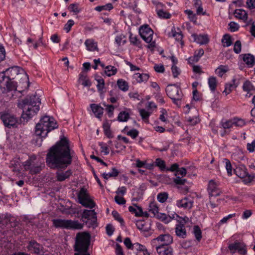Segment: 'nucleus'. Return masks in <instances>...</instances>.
Wrapping results in <instances>:
<instances>
[{
    "mask_svg": "<svg viewBox=\"0 0 255 255\" xmlns=\"http://www.w3.org/2000/svg\"><path fill=\"white\" fill-rule=\"evenodd\" d=\"M58 128L57 124L53 117L44 116L35 126L36 135L45 137L51 130Z\"/></svg>",
    "mask_w": 255,
    "mask_h": 255,
    "instance_id": "5",
    "label": "nucleus"
},
{
    "mask_svg": "<svg viewBox=\"0 0 255 255\" xmlns=\"http://www.w3.org/2000/svg\"><path fill=\"white\" fill-rule=\"evenodd\" d=\"M68 9L69 10V11L73 12L75 14H77L80 12V9L78 7V3L70 4L68 6Z\"/></svg>",
    "mask_w": 255,
    "mask_h": 255,
    "instance_id": "55",
    "label": "nucleus"
},
{
    "mask_svg": "<svg viewBox=\"0 0 255 255\" xmlns=\"http://www.w3.org/2000/svg\"><path fill=\"white\" fill-rule=\"evenodd\" d=\"M192 36L193 37L194 41L200 45L206 44L209 42V39L207 35L193 34Z\"/></svg>",
    "mask_w": 255,
    "mask_h": 255,
    "instance_id": "24",
    "label": "nucleus"
},
{
    "mask_svg": "<svg viewBox=\"0 0 255 255\" xmlns=\"http://www.w3.org/2000/svg\"><path fill=\"white\" fill-rule=\"evenodd\" d=\"M74 24V21L72 20H69L65 24L64 27V30L66 32H68L70 31L71 27Z\"/></svg>",
    "mask_w": 255,
    "mask_h": 255,
    "instance_id": "64",
    "label": "nucleus"
},
{
    "mask_svg": "<svg viewBox=\"0 0 255 255\" xmlns=\"http://www.w3.org/2000/svg\"><path fill=\"white\" fill-rule=\"evenodd\" d=\"M91 242V235L89 233L81 232L77 234L74 250V255H90L88 250Z\"/></svg>",
    "mask_w": 255,
    "mask_h": 255,
    "instance_id": "4",
    "label": "nucleus"
},
{
    "mask_svg": "<svg viewBox=\"0 0 255 255\" xmlns=\"http://www.w3.org/2000/svg\"><path fill=\"white\" fill-rule=\"evenodd\" d=\"M5 86L8 92L16 90V84L14 82L11 81V80H7L6 82Z\"/></svg>",
    "mask_w": 255,
    "mask_h": 255,
    "instance_id": "53",
    "label": "nucleus"
},
{
    "mask_svg": "<svg viewBox=\"0 0 255 255\" xmlns=\"http://www.w3.org/2000/svg\"><path fill=\"white\" fill-rule=\"evenodd\" d=\"M0 118L4 126L8 128L14 127L17 122V119L13 115L9 113H0Z\"/></svg>",
    "mask_w": 255,
    "mask_h": 255,
    "instance_id": "13",
    "label": "nucleus"
},
{
    "mask_svg": "<svg viewBox=\"0 0 255 255\" xmlns=\"http://www.w3.org/2000/svg\"><path fill=\"white\" fill-rule=\"evenodd\" d=\"M176 205L179 208L191 209L193 206V201L187 198L177 201Z\"/></svg>",
    "mask_w": 255,
    "mask_h": 255,
    "instance_id": "22",
    "label": "nucleus"
},
{
    "mask_svg": "<svg viewBox=\"0 0 255 255\" xmlns=\"http://www.w3.org/2000/svg\"><path fill=\"white\" fill-rule=\"evenodd\" d=\"M1 74H2V78L3 80L5 78L9 80L16 79L19 81L18 85L21 84L23 87L25 89L28 88L29 86L28 77L27 75L23 69L18 66L10 67Z\"/></svg>",
    "mask_w": 255,
    "mask_h": 255,
    "instance_id": "3",
    "label": "nucleus"
},
{
    "mask_svg": "<svg viewBox=\"0 0 255 255\" xmlns=\"http://www.w3.org/2000/svg\"><path fill=\"white\" fill-rule=\"evenodd\" d=\"M157 216L160 220H161L162 222H164L166 224L169 223L172 219L174 218V216H173L172 218H171L170 216H168L166 214L164 213H159Z\"/></svg>",
    "mask_w": 255,
    "mask_h": 255,
    "instance_id": "43",
    "label": "nucleus"
},
{
    "mask_svg": "<svg viewBox=\"0 0 255 255\" xmlns=\"http://www.w3.org/2000/svg\"><path fill=\"white\" fill-rule=\"evenodd\" d=\"M136 226L138 229L142 232H147L150 229V225L144 220H138L136 223Z\"/></svg>",
    "mask_w": 255,
    "mask_h": 255,
    "instance_id": "26",
    "label": "nucleus"
},
{
    "mask_svg": "<svg viewBox=\"0 0 255 255\" xmlns=\"http://www.w3.org/2000/svg\"><path fill=\"white\" fill-rule=\"evenodd\" d=\"M71 174L72 172L70 170H68L64 172H57L56 173L57 180L58 181H63L68 178Z\"/></svg>",
    "mask_w": 255,
    "mask_h": 255,
    "instance_id": "28",
    "label": "nucleus"
},
{
    "mask_svg": "<svg viewBox=\"0 0 255 255\" xmlns=\"http://www.w3.org/2000/svg\"><path fill=\"white\" fill-rule=\"evenodd\" d=\"M90 107L95 116L98 118H101L103 114V108L100 105L95 104H91Z\"/></svg>",
    "mask_w": 255,
    "mask_h": 255,
    "instance_id": "25",
    "label": "nucleus"
},
{
    "mask_svg": "<svg viewBox=\"0 0 255 255\" xmlns=\"http://www.w3.org/2000/svg\"><path fill=\"white\" fill-rule=\"evenodd\" d=\"M236 82V79H233L232 81V83L226 84L223 93H225L226 95H228L231 93L233 89H236L238 86V84Z\"/></svg>",
    "mask_w": 255,
    "mask_h": 255,
    "instance_id": "27",
    "label": "nucleus"
},
{
    "mask_svg": "<svg viewBox=\"0 0 255 255\" xmlns=\"http://www.w3.org/2000/svg\"><path fill=\"white\" fill-rule=\"evenodd\" d=\"M83 221L85 223L88 228L95 229L98 226L97 213L94 210L85 209L81 215Z\"/></svg>",
    "mask_w": 255,
    "mask_h": 255,
    "instance_id": "7",
    "label": "nucleus"
},
{
    "mask_svg": "<svg viewBox=\"0 0 255 255\" xmlns=\"http://www.w3.org/2000/svg\"><path fill=\"white\" fill-rule=\"evenodd\" d=\"M103 128L105 134L109 138H112V133L110 130V126L107 122L103 123Z\"/></svg>",
    "mask_w": 255,
    "mask_h": 255,
    "instance_id": "44",
    "label": "nucleus"
},
{
    "mask_svg": "<svg viewBox=\"0 0 255 255\" xmlns=\"http://www.w3.org/2000/svg\"><path fill=\"white\" fill-rule=\"evenodd\" d=\"M87 74L84 72H81L79 74V81L82 82V85L85 87H90L91 83L88 79H87Z\"/></svg>",
    "mask_w": 255,
    "mask_h": 255,
    "instance_id": "31",
    "label": "nucleus"
},
{
    "mask_svg": "<svg viewBox=\"0 0 255 255\" xmlns=\"http://www.w3.org/2000/svg\"><path fill=\"white\" fill-rule=\"evenodd\" d=\"M235 16L238 18L246 21L248 18L247 12L242 9H236L234 12Z\"/></svg>",
    "mask_w": 255,
    "mask_h": 255,
    "instance_id": "30",
    "label": "nucleus"
},
{
    "mask_svg": "<svg viewBox=\"0 0 255 255\" xmlns=\"http://www.w3.org/2000/svg\"><path fill=\"white\" fill-rule=\"evenodd\" d=\"M243 61L246 64L248 67H252L255 64V57L251 54H243L240 55Z\"/></svg>",
    "mask_w": 255,
    "mask_h": 255,
    "instance_id": "20",
    "label": "nucleus"
},
{
    "mask_svg": "<svg viewBox=\"0 0 255 255\" xmlns=\"http://www.w3.org/2000/svg\"><path fill=\"white\" fill-rule=\"evenodd\" d=\"M41 170V166L37 163H34L29 170L30 173L32 174H37Z\"/></svg>",
    "mask_w": 255,
    "mask_h": 255,
    "instance_id": "49",
    "label": "nucleus"
},
{
    "mask_svg": "<svg viewBox=\"0 0 255 255\" xmlns=\"http://www.w3.org/2000/svg\"><path fill=\"white\" fill-rule=\"evenodd\" d=\"M40 104V99L36 93L27 96L24 99L19 101L18 107L23 110L21 117L26 120L31 118L39 111Z\"/></svg>",
    "mask_w": 255,
    "mask_h": 255,
    "instance_id": "2",
    "label": "nucleus"
},
{
    "mask_svg": "<svg viewBox=\"0 0 255 255\" xmlns=\"http://www.w3.org/2000/svg\"><path fill=\"white\" fill-rule=\"evenodd\" d=\"M105 106L106 107V110L108 114V116L111 118L113 116V112L115 109V107L112 105H106L104 104Z\"/></svg>",
    "mask_w": 255,
    "mask_h": 255,
    "instance_id": "60",
    "label": "nucleus"
},
{
    "mask_svg": "<svg viewBox=\"0 0 255 255\" xmlns=\"http://www.w3.org/2000/svg\"><path fill=\"white\" fill-rule=\"evenodd\" d=\"M112 214L114 219L119 222L122 226L124 225V221L123 218H122V217L117 211L114 210L112 211Z\"/></svg>",
    "mask_w": 255,
    "mask_h": 255,
    "instance_id": "54",
    "label": "nucleus"
},
{
    "mask_svg": "<svg viewBox=\"0 0 255 255\" xmlns=\"http://www.w3.org/2000/svg\"><path fill=\"white\" fill-rule=\"evenodd\" d=\"M155 247L156 251L159 255H172L173 253L172 248L169 245H158L153 246Z\"/></svg>",
    "mask_w": 255,
    "mask_h": 255,
    "instance_id": "18",
    "label": "nucleus"
},
{
    "mask_svg": "<svg viewBox=\"0 0 255 255\" xmlns=\"http://www.w3.org/2000/svg\"><path fill=\"white\" fill-rule=\"evenodd\" d=\"M117 72V69L113 66L109 65L105 67V73L108 77L115 75Z\"/></svg>",
    "mask_w": 255,
    "mask_h": 255,
    "instance_id": "38",
    "label": "nucleus"
},
{
    "mask_svg": "<svg viewBox=\"0 0 255 255\" xmlns=\"http://www.w3.org/2000/svg\"><path fill=\"white\" fill-rule=\"evenodd\" d=\"M77 197L78 202L84 207L92 209L96 206L95 203L91 199L87 189L84 187L80 189Z\"/></svg>",
    "mask_w": 255,
    "mask_h": 255,
    "instance_id": "8",
    "label": "nucleus"
},
{
    "mask_svg": "<svg viewBox=\"0 0 255 255\" xmlns=\"http://www.w3.org/2000/svg\"><path fill=\"white\" fill-rule=\"evenodd\" d=\"M117 85L119 88L124 92H126L128 90V83L122 79L118 80Z\"/></svg>",
    "mask_w": 255,
    "mask_h": 255,
    "instance_id": "35",
    "label": "nucleus"
},
{
    "mask_svg": "<svg viewBox=\"0 0 255 255\" xmlns=\"http://www.w3.org/2000/svg\"><path fill=\"white\" fill-rule=\"evenodd\" d=\"M223 162L225 163V167L228 175L231 176L232 175V166L231 162L226 158L224 159Z\"/></svg>",
    "mask_w": 255,
    "mask_h": 255,
    "instance_id": "52",
    "label": "nucleus"
},
{
    "mask_svg": "<svg viewBox=\"0 0 255 255\" xmlns=\"http://www.w3.org/2000/svg\"><path fill=\"white\" fill-rule=\"evenodd\" d=\"M173 242V238L169 234H162L151 240L152 246L158 245H170Z\"/></svg>",
    "mask_w": 255,
    "mask_h": 255,
    "instance_id": "11",
    "label": "nucleus"
},
{
    "mask_svg": "<svg viewBox=\"0 0 255 255\" xmlns=\"http://www.w3.org/2000/svg\"><path fill=\"white\" fill-rule=\"evenodd\" d=\"M136 207V208L132 206H129L128 207L129 211L132 214H134L136 217H142V214H143L142 208L137 206Z\"/></svg>",
    "mask_w": 255,
    "mask_h": 255,
    "instance_id": "36",
    "label": "nucleus"
},
{
    "mask_svg": "<svg viewBox=\"0 0 255 255\" xmlns=\"http://www.w3.org/2000/svg\"><path fill=\"white\" fill-rule=\"evenodd\" d=\"M74 154L70 148L68 140L64 137L48 149L46 165L52 169H65L71 164Z\"/></svg>",
    "mask_w": 255,
    "mask_h": 255,
    "instance_id": "1",
    "label": "nucleus"
},
{
    "mask_svg": "<svg viewBox=\"0 0 255 255\" xmlns=\"http://www.w3.org/2000/svg\"><path fill=\"white\" fill-rule=\"evenodd\" d=\"M129 41L132 44L136 46L139 45L140 43L137 36L133 35L131 33H130L129 35Z\"/></svg>",
    "mask_w": 255,
    "mask_h": 255,
    "instance_id": "58",
    "label": "nucleus"
},
{
    "mask_svg": "<svg viewBox=\"0 0 255 255\" xmlns=\"http://www.w3.org/2000/svg\"><path fill=\"white\" fill-rule=\"evenodd\" d=\"M194 6L196 8V13L197 15H205L206 12L203 11L201 0H194Z\"/></svg>",
    "mask_w": 255,
    "mask_h": 255,
    "instance_id": "32",
    "label": "nucleus"
},
{
    "mask_svg": "<svg viewBox=\"0 0 255 255\" xmlns=\"http://www.w3.org/2000/svg\"><path fill=\"white\" fill-rule=\"evenodd\" d=\"M228 248L232 254L235 253L236 251L241 255H246L247 252L246 246L242 242H236L230 244Z\"/></svg>",
    "mask_w": 255,
    "mask_h": 255,
    "instance_id": "15",
    "label": "nucleus"
},
{
    "mask_svg": "<svg viewBox=\"0 0 255 255\" xmlns=\"http://www.w3.org/2000/svg\"><path fill=\"white\" fill-rule=\"evenodd\" d=\"M125 36L123 35H118L115 38V41L118 45H124L126 41L124 40Z\"/></svg>",
    "mask_w": 255,
    "mask_h": 255,
    "instance_id": "61",
    "label": "nucleus"
},
{
    "mask_svg": "<svg viewBox=\"0 0 255 255\" xmlns=\"http://www.w3.org/2000/svg\"><path fill=\"white\" fill-rule=\"evenodd\" d=\"M52 223L55 228L67 229H81L83 228V225L78 221L57 219H53Z\"/></svg>",
    "mask_w": 255,
    "mask_h": 255,
    "instance_id": "6",
    "label": "nucleus"
},
{
    "mask_svg": "<svg viewBox=\"0 0 255 255\" xmlns=\"http://www.w3.org/2000/svg\"><path fill=\"white\" fill-rule=\"evenodd\" d=\"M222 41L225 43L224 46L229 47L232 44V38L229 34H225L222 38Z\"/></svg>",
    "mask_w": 255,
    "mask_h": 255,
    "instance_id": "47",
    "label": "nucleus"
},
{
    "mask_svg": "<svg viewBox=\"0 0 255 255\" xmlns=\"http://www.w3.org/2000/svg\"><path fill=\"white\" fill-rule=\"evenodd\" d=\"M204 54V51L202 48H200L199 50H196L195 52L194 55L189 58V63L190 64H193L194 63L197 62Z\"/></svg>",
    "mask_w": 255,
    "mask_h": 255,
    "instance_id": "23",
    "label": "nucleus"
},
{
    "mask_svg": "<svg viewBox=\"0 0 255 255\" xmlns=\"http://www.w3.org/2000/svg\"><path fill=\"white\" fill-rule=\"evenodd\" d=\"M155 165L160 168L161 170H163L165 168V163L164 160L160 158H157L155 161Z\"/></svg>",
    "mask_w": 255,
    "mask_h": 255,
    "instance_id": "59",
    "label": "nucleus"
},
{
    "mask_svg": "<svg viewBox=\"0 0 255 255\" xmlns=\"http://www.w3.org/2000/svg\"><path fill=\"white\" fill-rule=\"evenodd\" d=\"M167 95L171 99L177 97L183 96L182 91L176 84L169 85L166 89Z\"/></svg>",
    "mask_w": 255,
    "mask_h": 255,
    "instance_id": "14",
    "label": "nucleus"
},
{
    "mask_svg": "<svg viewBox=\"0 0 255 255\" xmlns=\"http://www.w3.org/2000/svg\"><path fill=\"white\" fill-rule=\"evenodd\" d=\"M193 233L198 241H200L202 237V232L200 228L198 226H195L193 227Z\"/></svg>",
    "mask_w": 255,
    "mask_h": 255,
    "instance_id": "45",
    "label": "nucleus"
},
{
    "mask_svg": "<svg viewBox=\"0 0 255 255\" xmlns=\"http://www.w3.org/2000/svg\"><path fill=\"white\" fill-rule=\"evenodd\" d=\"M134 77L137 82L140 83L147 81L149 76L147 74L136 73L134 75Z\"/></svg>",
    "mask_w": 255,
    "mask_h": 255,
    "instance_id": "40",
    "label": "nucleus"
},
{
    "mask_svg": "<svg viewBox=\"0 0 255 255\" xmlns=\"http://www.w3.org/2000/svg\"><path fill=\"white\" fill-rule=\"evenodd\" d=\"M221 124L223 128L229 129L233 128L234 126L242 127L245 125L246 123L243 119L235 118L225 122L222 121Z\"/></svg>",
    "mask_w": 255,
    "mask_h": 255,
    "instance_id": "12",
    "label": "nucleus"
},
{
    "mask_svg": "<svg viewBox=\"0 0 255 255\" xmlns=\"http://www.w3.org/2000/svg\"><path fill=\"white\" fill-rule=\"evenodd\" d=\"M234 172L237 176L241 178H243L247 174V169L245 166H241L237 167L234 169Z\"/></svg>",
    "mask_w": 255,
    "mask_h": 255,
    "instance_id": "33",
    "label": "nucleus"
},
{
    "mask_svg": "<svg viewBox=\"0 0 255 255\" xmlns=\"http://www.w3.org/2000/svg\"><path fill=\"white\" fill-rule=\"evenodd\" d=\"M158 210V207H157L156 203L151 202L149 204L148 207V211L149 212H151L154 216L157 215V214L159 213Z\"/></svg>",
    "mask_w": 255,
    "mask_h": 255,
    "instance_id": "42",
    "label": "nucleus"
},
{
    "mask_svg": "<svg viewBox=\"0 0 255 255\" xmlns=\"http://www.w3.org/2000/svg\"><path fill=\"white\" fill-rule=\"evenodd\" d=\"M124 243L128 249L133 250L134 244H132L130 238H126L124 241Z\"/></svg>",
    "mask_w": 255,
    "mask_h": 255,
    "instance_id": "63",
    "label": "nucleus"
},
{
    "mask_svg": "<svg viewBox=\"0 0 255 255\" xmlns=\"http://www.w3.org/2000/svg\"><path fill=\"white\" fill-rule=\"evenodd\" d=\"M242 50V44L240 40H237L235 42L234 46V51L237 53L239 54L241 52Z\"/></svg>",
    "mask_w": 255,
    "mask_h": 255,
    "instance_id": "57",
    "label": "nucleus"
},
{
    "mask_svg": "<svg viewBox=\"0 0 255 255\" xmlns=\"http://www.w3.org/2000/svg\"><path fill=\"white\" fill-rule=\"evenodd\" d=\"M208 85L210 90L214 92L216 89L217 81L215 77H210L208 78Z\"/></svg>",
    "mask_w": 255,
    "mask_h": 255,
    "instance_id": "37",
    "label": "nucleus"
},
{
    "mask_svg": "<svg viewBox=\"0 0 255 255\" xmlns=\"http://www.w3.org/2000/svg\"><path fill=\"white\" fill-rule=\"evenodd\" d=\"M85 44L89 51H94L98 49L97 43L95 42L92 39H87L85 42Z\"/></svg>",
    "mask_w": 255,
    "mask_h": 255,
    "instance_id": "29",
    "label": "nucleus"
},
{
    "mask_svg": "<svg viewBox=\"0 0 255 255\" xmlns=\"http://www.w3.org/2000/svg\"><path fill=\"white\" fill-rule=\"evenodd\" d=\"M95 79L98 83L97 87L98 91L100 92H102L105 87L104 80L102 77L99 76H98L95 78Z\"/></svg>",
    "mask_w": 255,
    "mask_h": 255,
    "instance_id": "46",
    "label": "nucleus"
},
{
    "mask_svg": "<svg viewBox=\"0 0 255 255\" xmlns=\"http://www.w3.org/2000/svg\"><path fill=\"white\" fill-rule=\"evenodd\" d=\"M243 89L244 91L249 92L254 90V86L249 81H246L243 84Z\"/></svg>",
    "mask_w": 255,
    "mask_h": 255,
    "instance_id": "51",
    "label": "nucleus"
},
{
    "mask_svg": "<svg viewBox=\"0 0 255 255\" xmlns=\"http://www.w3.org/2000/svg\"><path fill=\"white\" fill-rule=\"evenodd\" d=\"M208 190L211 196H218L222 193L221 190L218 188L217 183L213 180H211L209 181Z\"/></svg>",
    "mask_w": 255,
    "mask_h": 255,
    "instance_id": "17",
    "label": "nucleus"
},
{
    "mask_svg": "<svg viewBox=\"0 0 255 255\" xmlns=\"http://www.w3.org/2000/svg\"><path fill=\"white\" fill-rule=\"evenodd\" d=\"M36 160L35 155L31 156L28 160L24 162L22 165L25 170H29Z\"/></svg>",
    "mask_w": 255,
    "mask_h": 255,
    "instance_id": "34",
    "label": "nucleus"
},
{
    "mask_svg": "<svg viewBox=\"0 0 255 255\" xmlns=\"http://www.w3.org/2000/svg\"><path fill=\"white\" fill-rule=\"evenodd\" d=\"M176 235L182 239H185L187 237V232L184 224L179 222L176 225L175 229Z\"/></svg>",
    "mask_w": 255,
    "mask_h": 255,
    "instance_id": "19",
    "label": "nucleus"
},
{
    "mask_svg": "<svg viewBox=\"0 0 255 255\" xmlns=\"http://www.w3.org/2000/svg\"><path fill=\"white\" fill-rule=\"evenodd\" d=\"M228 71V68L227 66L220 65L216 69L215 72L219 77H222Z\"/></svg>",
    "mask_w": 255,
    "mask_h": 255,
    "instance_id": "41",
    "label": "nucleus"
},
{
    "mask_svg": "<svg viewBox=\"0 0 255 255\" xmlns=\"http://www.w3.org/2000/svg\"><path fill=\"white\" fill-rule=\"evenodd\" d=\"M187 171L185 168L182 167L178 169L175 175L176 178L173 180L174 182L178 185H183L186 181L185 179L182 178L186 175Z\"/></svg>",
    "mask_w": 255,
    "mask_h": 255,
    "instance_id": "16",
    "label": "nucleus"
},
{
    "mask_svg": "<svg viewBox=\"0 0 255 255\" xmlns=\"http://www.w3.org/2000/svg\"><path fill=\"white\" fill-rule=\"evenodd\" d=\"M26 248L28 252L31 254L42 255L44 254V248L42 245L34 240H31L28 242Z\"/></svg>",
    "mask_w": 255,
    "mask_h": 255,
    "instance_id": "10",
    "label": "nucleus"
},
{
    "mask_svg": "<svg viewBox=\"0 0 255 255\" xmlns=\"http://www.w3.org/2000/svg\"><path fill=\"white\" fill-rule=\"evenodd\" d=\"M139 33L142 39L146 43H149L148 48L155 47V43L152 42L153 31L148 25H144L140 26Z\"/></svg>",
    "mask_w": 255,
    "mask_h": 255,
    "instance_id": "9",
    "label": "nucleus"
},
{
    "mask_svg": "<svg viewBox=\"0 0 255 255\" xmlns=\"http://www.w3.org/2000/svg\"><path fill=\"white\" fill-rule=\"evenodd\" d=\"M157 14L159 17L164 18H169L171 16V14L169 13L164 11L162 9L157 10Z\"/></svg>",
    "mask_w": 255,
    "mask_h": 255,
    "instance_id": "56",
    "label": "nucleus"
},
{
    "mask_svg": "<svg viewBox=\"0 0 255 255\" xmlns=\"http://www.w3.org/2000/svg\"><path fill=\"white\" fill-rule=\"evenodd\" d=\"M178 32L176 31L175 27L173 26L170 32L168 33V35L170 37H174L177 41L180 42L182 45H183V42L182 41L183 34L180 29H178Z\"/></svg>",
    "mask_w": 255,
    "mask_h": 255,
    "instance_id": "21",
    "label": "nucleus"
},
{
    "mask_svg": "<svg viewBox=\"0 0 255 255\" xmlns=\"http://www.w3.org/2000/svg\"><path fill=\"white\" fill-rule=\"evenodd\" d=\"M171 71L174 78H177L181 73L180 69L176 65H172Z\"/></svg>",
    "mask_w": 255,
    "mask_h": 255,
    "instance_id": "62",
    "label": "nucleus"
},
{
    "mask_svg": "<svg viewBox=\"0 0 255 255\" xmlns=\"http://www.w3.org/2000/svg\"><path fill=\"white\" fill-rule=\"evenodd\" d=\"M113 8V6L112 3H109L104 5L97 6L95 8V9L98 11H101L103 10H110Z\"/></svg>",
    "mask_w": 255,
    "mask_h": 255,
    "instance_id": "48",
    "label": "nucleus"
},
{
    "mask_svg": "<svg viewBox=\"0 0 255 255\" xmlns=\"http://www.w3.org/2000/svg\"><path fill=\"white\" fill-rule=\"evenodd\" d=\"M129 118V114L126 111L121 112L118 116L117 119L119 122H127Z\"/></svg>",
    "mask_w": 255,
    "mask_h": 255,
    "instance_id": "39",
    "label": "nucleus"
},
{
    "mask_svg": "<svg viewBox=\"0 0 255 255\" xmlns=\"http://www.w3.org/2000/svg\"><path fill=\"white\" fill-rule=\"evenodd\" d=\"M168 198V194L166 192L159 193L157 196V200L160 203H164Z\"/></svg>",
    "mask_w": 255,
    "mask_h": 255,
    "instance_id": "50",
    "label": "nucleus"
}]
</instances>
